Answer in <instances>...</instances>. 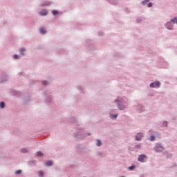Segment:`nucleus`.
Instances as JSON below:
<instances>
[{
  "instance_id": "4",
  "label": "nucleus",
  "mask_w": 177,
  "mask_h": 177,
  "mask_svg": "<svg viewBox=\"0 0 177 177\" xmlns=\"http://www.w3.org/2000/svg\"><path fill=\"white\" fill-rule=\"evenodd\" d=\"M161 85V83L160 82H152L150 84V87L151 88H158Z\"/></svg>"
},
{
  "instance_id": "22",
  "label": "nucleus",
  "mask_w": 177,
  "mask_h": 177,
  "mask_svg": "<svg viewBox=\"0 0 177 177\" xmlns=\"http://www.w3.org/2000/svg\"><path fill=\"white\" fill-rule=\"evenodd\" d=\"M13 58H14V59H19V55H14Z\"/></svg>"
},
{
  "instance_id": "25",
  "label": "nucleus",
  "mask_w": 177,
  "mask_h": 177,
  "mask_svg": "<svg viewBox=\"0 0 177 177\" xmlns=\"http://www.w3.org/2000/svg\"><path fill=\"white\" fill-rule=\"evenodd\" d=\"M113 5H117V3H118V2L117 1H113Z\"/></svg>"
},
{
  "instance_id": "7",
  "label": "nucleus",
  "mask_w": 177,
  "mask_h": 177,
  "mask_svg": "<svg viewBox=\"0 0 177 177\" xmlns=\"http://www.w3.org/2000/svg\"><path fill=\"white\" fill-rule=\"evenodd\" d=\"M24 52H26V48H21L19 50V53L20 55H22V56H24Z\"/></svg>"
},
{
  "instance_id": "20",
  "label": "nucleus",
  "mask_w": 177,
  "mask_h": 177,
  "mask_svg": "<svg viewBox=\"0 0 177 177\" xmlns=\"http://www.w3.org/2000/svg\"><path fill=\"white\" fill-rule=\"evenodd\" d=\"M15 174H16L17 175H19V174H21V170H17V171L15 172Z\"/></svg>"
},
{
  "instance_id": "1",
  "label": "nucleus",
  "mask_w": 177,
  "mask_h": 177,
  "mask_svg": "<svg viewBox=\"0 0 177 177\" xmlns=\"http://www.w3.org/2000/svg\"><path fill=\"white\" fill-rule=\"evenodd\" d=\"M115 102L118 104L119 110H125V109H127V106H128V104L127 103V98L118 97L115 100Z\"/></svg>"
},
{
  "instance_id": "21",
  "label": "nucleus",
  "mask_w": 177,
  "mask_h": 177,
  "mask_svg": "<svg viewBox=\"0 0 177 177\" xmlns=\"http://www.w3.org/2000/svg\"><path fill=\"white\" fill-rule=\"evenodd\" d=\"M111 117L112 118H117V117H118V114L112 115Z\"/></svg>"
},
{
  "instance_id": "5",
  "label": "nucleus",
  "mask_w": 177,
  "mask_h": 177,
  "mask_svg": "<svg viewBox=\"0 0 177 177\" xmlns=\"http://www.w3.org/2000/svg\"><path fill=\"white\" fill-rule=\"evenodd\" d=\"M143 138V133H140L136 136V140H142Z\"/></svg>"
},
{
  "instance_id": "23",
  "label": "nucleus",
  "mask_w": 177,
  "mask_h": 177,
  "mask_svg": "<svg viewBox=\"0 0 177 177\" xmlns=\"http://www.w3.org/2000/svg\"><path fill=\"white\" fill-rule=\"evenodd\" d=\"M151 6H153V3H148V8H151Z\"/></svg>"
},
{
  "instance_id": "13",
  "label": "nucleus",
  "mask_w": 177,
  "mask_h": 177,
  "mask_svg": "<svg viewBox=\"0 0 177 177\" xmlns=\"http://www.w3.org/2000/svg\"><path fill=\"white\" fill-rule=\"evenodd\" d=\"M39 176L43 177L44 176V171H39Z\"/></svg>"
},
{
  "instance_id": "17",
  "label": "nucleus",
  "mask_w": 177,
  "mask_h": 177,
  "mask_svg": "<svg viewBox=\"0 0 177 177\" xmlns=\"http://www.w3.org/2000/svg\"><path fill=\"white\" fill-rule=\"evenodd\" d=\"M135 167H136L135 165L129 167V171H132V169H134Z\"/></svg>"
},
{
  "instance_id": "2",
  "label": "nucleus",
  "mask_w": 177,
  "mask_h": 177,
  "mask_svg": "<svg viewBox=\"0 0 177 177\" xmlns=\"http://www.w3.org/2000/svg\"><path fill=\"white\" fill-rule=\"evenodd\" d=\"M147 158V156L145 154H141V155H139L138 160L140 161V162H145Z\"/></svg>"
},
{
  "instance_id": "24",
  "label": "nucleus",
  "mask_w": 177,
  "mask_h": 177,
  "mask_svg": "<svg viewBox=\"0 0 177 177\" xmlns=\"http://www.w3.org/2000/svg\"><path fill=\"white\" fill-rule=\"evenodd\" d=\"M42 85H46V82L45 81L42 82Z\"/></svg>"
},
{
  "instance_id": "8",
  "label": "nucleus",
  "mask_w": 177,
  "mask_h": 177,
  "mask_svg": "<svg viewBox=\"0 0 177 177\" xmlns=\"http://www.w3.org/2000/svg\"><path fill=\"white\" fill-rule=\"evenodd\" d=\"M39 32H40V34H46V30H45V28H41L39 29Z\"/></svg>"
},
{
  "instance_id": "26",
  "label": "nucleus",
  "mask_w": 177,
  "mask_h": 177,
  "mask_svg": "<svg viewBox=\"0 0 177 177\" xmlns=\"http://www.w3.org/2000/svg\"><path fill=\"white\" fill-rule=\"evenodd\" d=\"M46 6H49V5H50V3H48L47 4H46Z\"/></svg>"
},
{
  "instance_id": "3",
  "label": "nucleus",
  "mask_w": 177,
  "mask_h": 177,
  "mask_svg": "<svg viewBox=\"0 0 177 177\" xmlns=\"http://www.w3.org/2000/svg\"><path fill=\"white\" fill-rule=\"evenodd\" d=\"M163 150L164 147L161 146L160 144H158L155 147V151H156V153H160V151H163Z\"/></svg>"
},
{
  "instance_id": "15",
  "label": "nucleus",
  "mask_w": 177,
  "mask_h": 177,
  "mask_svg": "<svg viewBox=\"0 0 177 177\" xmlns=\"http://www.w3.org/2000/svg\"><path fill=\"white\" fill-rule=\"evenodd\" d=\"M168 125V122L165 121L163 122L162 127H167Z\"/></svg>"
},
{
  "instance_id": "18",
  "label": "nucleus",
  "mask_w": 177,
  "mask_h": 177,
  "mask_svg": "<svg viewBox=\"0 0 177 177\" xmlns=\"http://www.w3.org/2000/svg\"><path fill=\"white\" fill-rule=\"evenodd\" d=\"M148 2H149V0H145L144 1H142V5H146V3H147Z\"/></svg>"
},
{
  "instance_id": "9",
  "label": "nucleus",
  "mask_w": 177,
  "mask_h": 177,
  "mask_svg": "<svg viewBox=\"0 0 177 177\" xmlns=\"http://www.w3.org/2000/svg\"><path fill=\"white\" fill-rule=\"evenodd\" d=\"M53 163L52 162V161L49 160L48 162H46V167H50Z\"/></svg>"
},
{
  "instance_id": "11",
  "label": "nucleus",
  "mask_w": 177,
  "mask_h": 177,
  "mask_svg": "<svg viewBox=\"0 0 177 177\" xmlns=\"http://www.w3.org/2000/svg\"><path fill=\"white\" fill-rule=\"evenodd\" d=\"M0 107H1V109H5V102H1L0 103Z\"/></svg>"
},
{
  "instance_id": "12",
  "label": "nucleus",
  "mask_w": 177,
  "mask_h": 177,
  "mask_svg": "<svg viewBox=\"0 0 177 177\" xmlns=\"http://www.w3.org/2000/svg\"><path fill=\"white\" fill-rule=\"evenodd\" d=\"M97 146H102V141L97 140Z\"/></svg>"
},
{
  "instance_id": "19",
  "label": "nucleus",
  "mask_w": 177,
  "mask_h": 177,
  "mask_svg": "<svg viewBox=\"0 0 177 177\" xmlns=\"http://www.w3.org/2000/svg\"><path fill=\"white\" fill-rule=\"evenodd\" d=\"M52 13H53V15L54 16H56V15H57V11H56V10H53V11H52Z\"/></svg>"
},
{
  "instance_id": "16",
  "label": "nucleus",
  "mask_w": 177,
  "mask_h": 177,
  "mask_svg": "<svg viewBox=\"0 0 177 177\" xmlns=\"http://www.w3.org/2000/svg\"><path fill=\"white\" fill-rule=\"evenodd\" d=\"M150 140H151V141L156 140V137H155L154 136H151L150 137Z\"/></svg>"
},
{
  "instance_id": "6",
  "label": "nucleus",
  "mask_w": 177,
  "mask_h": 177,
  "mask_svg": "<svg viewBox=\"0 0 177 177\" xmlns=\"http://www.w3.org/2000/svg\"><path fill=\"white\" fill-rule=\"evenodd\" d=\"M39 15H40V16H46V15H48V10H43L40 12H39Z\"/></svg>"
},
{
  "instance_id": "10",
  "label": "nucleus",
  "mask_w": 177,
  "mask_h": 177,
  "mask_svg": "<svg viewBox=\"0 0 177 177\" xmlns=\"http://www.w3.org/2000/svg\"><path fill=\"white\" fill-rule=\"evenodd\" d=\"M37 157H42V156H44V153H42V152L41 151H38L36 153Z\"/></svg>"
},
{
  "instance_id": "14",
  "label": "nucleus",
  "mask_w": 177,
  "mask_h": 177,
  "mask_svg": "<svg viewBox=\"0 0 177 177\" xmlns=\"http://www.w3.org/2000/svg\"><path fill=\"white\" fill-rule=\"evenodd\" d=\"M28 151L27 150V149H26V148H24V149H21V152L22 153H27Z\"/></svg>"
}]
</instances>
